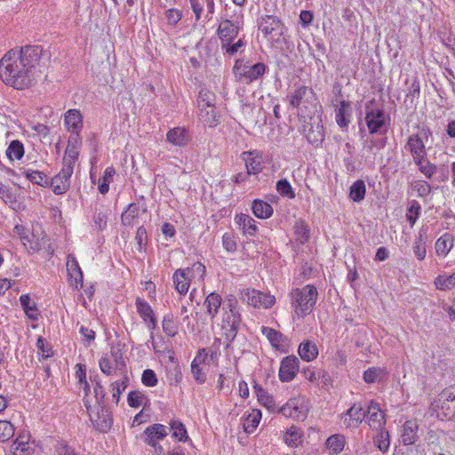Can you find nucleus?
Here are the masks:
<instances>
[{
  "label": "nucleus",
  "mask_w": 455,
  "mask_h": 455,
  "mask_svg": "<svg viewBox=\"0 0 455 455\" xmlns=\"http://www.w3.org/2000/svg\"><path fill=\"white\" fill-rule=\"evenodd\" d=\"M325 445L331 455H337L344 449L345 436L339 434L332 435L326 440Z\"/></svg>",
  "instance_id": "nucleus-33"
},
{
  "label": "nucleus",
  "mask_w": 455,
  "mask_h": 455,
  "mask_svg": "<svg viewBox=\"0 0 455 455\" xmlns=\"http://www.w3.org/2000/svg\"><path fill=\"white\" fill-rule=\"evenodd\" d=\"M435 284L439 290H450L455 287V273L451 275H439L435 278Z\"/></svg>",
  "instance_id": "nucleus-54"
},
{
  "label": "nucleus",
  "mask_w": 455,
  "mask_h": 455,
  "mask_svg": "<svg viewBox=\"0 0 455 455\" xmlns=\"http://www.w3.org/2000/svg\"><path fill=\"white\" fill-rule=\"evenodd\" d=\"M453 246V237L445 233L435 242V251L439 256L445 257Z\"/></svg>",
  "instance_id": "nucleus-35"
},
{
  "label": "nucleus",
  "mask_w": 455,
  "mask_h": 455,
  "mask_svg": "<svg viewBox=\"0 0 455 455\" xmlns=\"http://www.w3.org/2000/svg\"><path fill=\"white\" fill-rule=\"evenodd\" d=\"M258 27L264 36L270 39L281 36L284 28L283 22L274 15L261 16L258 20Z\"/></svg>",
  "instance_id": "nucleus-10"
},
{
  "label": "nucleus",
  "mask_w": 455,
  "mask_h": 455,
  "mask_svg": "<svg viewBox=\"0 0 455 455\" xmlns=\"http://www.w3.org/2000/svg\"><path fill=\"white\" fill-rule=\"evenodd\" d=\"M199 120L209 127H215L220 123V116L216 111V107L200 108Z\"/></svg>",
  "instance_id": "nucleus-25"
},
{
  "label": "nucleus",
  "mask_w": 455,
  "mask_h": 455,
  "mask_svg": "<svg viewBox=\"0 0 455 455\" xmlns=\"http://www.w3.org/2000/svg\"><path fill=\"white\" fill-rule=\"evenodd\" d=\"M286 100L293 108H300L301 111H311L316 108L317 99L312 88L306 85H299L291 92Z\"/></svg>",
  "instance_id": "nucleus-3"
},
{
  "label": "nucleus",
  "mask_w": 455,
  "mask_h": 455,
  "mask_svg": "<svg viewBox=\"0 0 455 455\" xmlns=\"http://www.w3.org/2000/svg\"><path fill=\"white\" fill-rule=\"evenodd\" d=\"M54 455H79L66 441H59L54 446Z\"/></svg>",
  "instance_id": "nucleus-60"
},
{
  "label": "nucleus",
  "mask_w": 455,
  "mask_h": 455,
  "mask_svg": "<svg viewBox=\"0 0 455 455\" xmlns=\"http://www.w3.org/2000/svg\"><path fill=\"white\" fill-rule=\"evenodd\" d=\"M24 176L32 183L41 187H48L49 181L46 175L39 171L26 169L23 172Z\"/></svg>",
  "instance_id": "nucleus-42"
},
{
  "label": "nucleus",
  "mask_w": 455,
  "mask_h": 455,
  "mask_svg": "<svg viewBox=\"0 0 455 455\" xmlns=\"http://www.w3.org/2000/svg\"><path fill=\"white\" fill-rule=\"evenodd\" d=\"M190 7L195 15V20L199 21L204 13V4L206 6V12L204 18L211 20L215 13V2L214 0H188Z\"/></svg>",
  "instance_id": "nucleus-17"
},
{
  "label": "nucleus",
  "mask_w": 455,
  "mask_h": 455,
  "mask_svg": "<svg viewBox=\"0 0 455 455\" xmlns=\"http://www.w3.org/2000/svg\"><path fill=\"white\" fill-rule=\"evenodd\" d=\"M64 124L70 134L80 135L83 128V116L78 109H69L65 113Z\"/></svg>",
  "instance_id": "nucleus-20"
},
{
  "label": "nucleus",
  "mask_w": 455,
  "mask_h": 455,
  "mask_svg": "<svg viewBox=\"0 0 455 455\" xmlns=\"http://www.w3.org/2000/svg\"><path fill=\"white\" fill-rule=\"evenodd\" d=\"M366 188L363 180H357L352 184L349 191V197L354 202H361L364 199Z\"/></svg>",
  "instance_id": "nucleus-45"
},
{
  "label": "nucleus",
  "mask_w": 455,
  "mask_h": 455,
  "mask_svg": "<svg viewBox=\"0 0 455 455\" xmlns=\"http://www.w3.org/2000/svg\"><path fill=\"white\" fill-rule=\"evenodd\" d=\"M294 229L297 241H299L302 244L308 241L309 228L308 226L305 223V221L299 220L296 222Z\"/></svg>",
  "instance_id": "nucleus-51"
},
{
  "label": "nucleus",
  "mask_w": 455,
  "mask_h": 455,
  "mask_svg": "<svg viewBox=\"0 0 455 455\" xmlns=\"http://www.w3.org/2000/svg\"><path fill=\"white\" fill-rule=\"evenodd\" d=\"M387 375L384 368L371 367L363 372V379L366 383L371 384L380 381Z\"/></svg>",
  "instance_id": "nucleus-41"
},
{
  "label": "nucleus",
  "mask_w": 455,
  "mask_h": 455,
  "mask_svg": "<svg viewBox=\"0 0 455 455\" xmlns=\"http://www.w3.org/2000/svg\"><path fill=\"white\" fill-rule=\"evenodd\" d=\"M221 304L222 298L216 292H212L206 297L204 305L206 307V314L212 320L218 315Z\"/></svg>",
  "instance_id": "nucleus-26"
},
{
  "label": "nucleus",
  "mask_w": 455,
  "mask_h": 455,
  "mask_svg": "<svg viewBox=\"0 0 455 455\" xmlns=\"http://www.w3.org/2000/svg\"><path fill=\"white\" fill-rule=\"evenodd\" d=\"M140 207L136 204H130L123 212L121 220L124 226H132L138 219Z\"/></svg>",
  "instance_id": "nucleus-44"
},
{
  "label": "nucleus",
  "mask_w": 455,
  "mask_h": 455,
  "mask_svg": "<svg viewBox=\"0 0 455 455\" xmlns=\"http://www.w3.org/2000/svg\"><path fill=\"white\" fill-rule=\"evenodd\" d=\"M116 173V171L113 167H108L105 172L103 177L100 180L99 184V191L101 194H106L109 190V183L113 180V177Z\"/></svg>",
  "instance_id": "nucleus-52"
},
{
  "label": "nucleus",
  "mask_w": 455,
  "mask_h": 455,
  "mask_svg": "<svg viewBox=\"0 0 455 455\" xmlns=\"http://www.w3.org/2000/svg\"><path fill=\"white\" fill-rule=\"evenodd\" d=\"M182 269L185 270V273L188 279H190L191 283H203L206 273V268L204 264L201 262H195L191 267Z\"/></svg>",
  "instance_id": "nucleus-27"
},
{
  "label": "nucleus",
  "mask_w": 455,
  "mask_h": 455,
  "mask_svg": "<svg viewBox=\"0 0 455 455\" xmlns=\"http://www.w3.org/2000/svg\"><path fill=\"white\" fill-rule=\"evenodd\" d=\"M96 416L97 419H95L94 416L90 413V419L93 426L100 432H107L109 430L112 426V419L108 410L102 409L101 414L98 412Z\"/></svg>",
  "instance_id": "nucleus-29"
},
{
  "label": "nucleus",
  "mask_w": 455,
  "mask_h": 455,
  "mask_svg": "<svg viewBox=\"0 0 455 455\" xmlns=\"http://www.w3.org/2000/svg\"><path fill=\"white\" fill-rule=\"evenodd\" d=\"M299 361L295 355H288L282 359L279 368V379L282 382L291 381L299 372Z\"/></svg>",
  "instance_id": "nucleus-13"
},
{
  "label": "nucleus",
  "mask_w": 455,
  "mask_h": 455,
  "mask_svg": "<svg viewBox=\"0 0 455 455\" xmlns=\"http://www.w3.org/2000/svg\"><path fill=\"white\" fill-rule=\"evenodd\" d=\"M241 25L242 22L239 20L232 22L229 20H225L221 21L217 30V34L220 40V45L227 42L234 41L238 36Z\"/></svg>",
  "instance_id": "nucleus-15"
},
{
  "label": "nucleus",
  "mask_w": 455,
  "mask_h": 455,
  "mask_svg": "<svg viewBox=\"0 0 455 455\" xmlns=\"http://www.w3.org/2000/svg\"><path fill=\"white\" fill-rule=\"evenodd\" d=\"M261 419V411L258 409H252L243 419V427L246 433L251 434L255 431Z\"/></svg>",
  "instance_id": "nucleus-32"
},
{
  "label": "nucleus",
  "mask_w": 455,
  "mask_h": 455,
  "mask_svg": "<svg viewBox=\"0 0 455 455\" xmlns=\"http://www.w3.org/2000/svg\"><path fill=\"white\" fill-rule=\"evenodd\" d=\"M166 140L169 143L182 147L188 140L187 131L182 127H175L171 129L166 134Z\"/></svg>",
  "instance_id": "nucleus-28"
},
{
  "label": "nucleus",
  "mask_w": 455,
  "mask_h": 455,
  "mask_svg": "<svg viewBox=\"0 0 455 455\" xmlns=\"http://www.w3.org/2000/svg\"><path fill=\"white\" fill-rule=\"evenodd\" d=\"M302 436L303 431L295 426H291L286 430L283 440L288 446L298 447L301 443Z\"/></svg>",
  "instance_id": "nucleus-34"
},
{
  "label": "nucleus",
  "mask_w": 455,
  "mask_h": 455,
  "mask_svg": "<svg viewBox=\"0 0 455 455\" xmlns=\"http://www.w3.org/2000/svg\"><path fill=\"white\" fill-rule=\"evenodd\" d=\"M223 310L221 328L224 331L226 347H228L237 335L241 316L231 306H229V310H227L226 307H223Z\"/></svg>",
  "instance_id": "nucleus-6"
},
{
  "label": "nucleus",
  "mask_w": 455,
  "mask_h": 455,
  "mask_svg": "<svg viewBox=\"0 0 455 455\" xmlns=\"http://www.w3.org/2000/svg\"><path fill=\"white\" fill-rule=\"evenodd\" d=\"M136 307L138 313L145 321L149 320L151 323H153V324H155L156 321L153 316V310L148 302H146L144 299H137Z\"/></svg>",
  "instance_id": "nucleus-47"
},
{
  "label": "nucleus",
  "mask_w": 455,
  "mask_h": 455,
  "mask_svg": "<svg viewBox=\"0 0 455 455\" xmlns=\"http://www.w3.org/2000/svg\"><path fill=\"white\" fill-rule=\"evenodd\" d=\"M365 417V408L360 403H355L342 414L341 422L347 428H356Z\"/></svg>",
  "instance_id": "nucleus-12"
},
{
  "label": "nucleus",
  "mask_w": 455,
  "mask_h": 455,
  "mask_svg": "<svg viewBox=\"0 0 455 455\" xmlns=\"http://www.w3.org/2000/svg\"><path fill=\"white\" fill-rule=\"evenodd\" d=\"M252 212L259 219H267L273 213L272 206L261 200H255L252 204Z\"/></svg>",
  "instance_id": "nucleus-40"
},
{
  "label": "nucleus",
  "mask_w": 455,
  "mask_h": 455,
  "mask_svg": "<svg viewBox=\"0 0 455 455\" xmlns=\"http://www.w3.org/2000/svg\"><path fill=\"white\" fill-rule=\"evenodd\" d=\"M304 377L312 383L320 384V379L326 380L327 372L323 370H315V368H307L303 371ZM325 383V381H323Z\"/></svg>",
  "instance_id": "nucleus-50"
},
{
  "label": "nucleus",
  "mask_w": 455,
  "mask_h": 455,
  "mask_svg": "<svg viewBox=\"0 0 455 455\" xmlns=\"http://www.w3.org/2000/svg\"><path fill=\"white\" fill-rule=\"evenodd\" d=\"M421 206L419 202L412 200L407 209L406 219L413 226L420 215Z\"/></svg>",
  "instance_id": "nucleus-55"
},
{
  "label": "nucleus",
  "mask_w": 455,
  "mask_h": 455,
  "mask_svg": "<svg viewBox=\"0 0 455 455\" xmlns=\"http://www.w3.org/2000/svg\"><path fill=\"white\" fill-rule=\"evenodd\" d=\"M14 435L12 424L7 420H0V442H6Z\"/></svg>",
  "instance_id": "nucleus-61"
},
{
  "label": "nucleus",
  "mask_w": 455,
  "mask_h": 455,
  "mask_svg": "<svg viewBox=\"0 0 455 455\" xmlns=\"http://www.w3.org/2000/svg\"><path fill=\"white\" fill-rule=\"evenodd\" d=\"M414 163L419 167V170L428 179H430L436 172L435 165L429 163L426 158Z\"/></svg>",
  "instance_id": "nucleus-62"
},
{
  "label": "nucleus",
  "mask_w": 455,
  "mask_h": 455,
  "mask_svg": "<svg viewBox=\"0 0 455 455\" xmlns=\"http://www.w3.org/2000/svg\"><path fill=\"white\" fill-rule=\"evenodd\" d=\"M215 101L216 96L214 92L205 88L200 90L197 98L198 108L215 107Z\"/></svg>",
  "instance_id": "nucleus-46"
},
{
  "label": "nucleus",
  "mask_w": 455,
  "mask_h": 455,
  "mask_svg": "<svg viewBox=\"0 0 455 455\" xmlns=\"http://www.w3.org/2000/svg\"><path fill=\"white\" fill-rule=\"evenodd\" d=\"M76 378L77 379L78 385H79L78 388L80 391L81 390L84 391V406L86 407L87 411H89L91 408V401L89 399L90 387L85 379V377H86L85 366L78 363V364H76Z\"/></svg>",
  "instance_id": "nucleus-22"
},
{
  "label": "nucleus",
  "mask_w": 455,
  "mask_h": 455,
  "mask_svg": "<svg viewBox=\"0 0 455 455\" xmlns=\"http://www.w3.org/2000/svg\"><path fill=\"white\" fill-rule=\"evenodd\" d=\"M163 331L170 337H174L178 333V324L172 313L166 314L163 319Z\"/></svg>",
  "instance_id": "nucleus-48"
},
{
  "label": "nucleus",
  "mask_w": 455,
  "mask_h": 455,
  "mask_svg": "<svg viewBox=\"0 0 455 455\" xmlns=\"http://www.w3.org/2000/svg\"><path fill=\"white\" fill-rule=\"evenodd\" d=\"M366 416L368 417V423L371 427L381 428L385 425V416L380 410L379 404L371 401L365 409Z\"/></svg>",
  "instance_id": "nucleus-21"
},
{
  "label": "nucleus",
  "mask_w": 455,
  "mask_h": 455,
  "mask_svg": "<svg viewBox=\"0 0 455 455\" xmlns=\"http://www.w3.org/2000/svg\"><path fill=\"white\" fill-rule=\"evenodd\" d=\"M433 405L438 418L441 416L448 419L455 418V391L443 390Z\"/></svg>",
  "instance_id": "nucleus-8"
},
{
  "label": "nucleus",
  "mask_w": 455,
  "mask_h": 455,
  "mask_svg": "<svg viewBox=\"0 0 455 455\" xmlns=\"http://www.w3.org/2000/svg\"><path fill=\"white\" fill-rule=\"evenodd\" d=\"M30 444L26 436H19L11 446V451L13 455H29Z\"/></svg>",
  "instance_id": "nucleus-39"
},
{
  "label": "nucleus",
  "mask_w": 455,
  "mask_h": 455,
  "mask_svg": "<svg viewBox=\"0 0 455 455\" xmlns=\"http://www.w3.org/2000/svg\"><path fill=\"white\" fill-rule=\"evenodd\" d=\"M289 297L294 314L299 318H304L313 310L318 298V291L314 285L307 284L301 288L291 289Z\"/></svg>",
  "instance_id": "nucleus-2"
},
{
  "label": "nucleus",
  "mask_w": 455,
  "mask_h": 455,
  "mask_svg": "<svg viewBox=\"0 0 455 455\" xmlns=\"http://www.w3.org/2000/svg\"><path fill=\"white\" fill-rule=\"evenodd\" d=\"M233 71L235 77L239 80L246 78L250 82H252L264 75L266 65L259 62L250 66L244 64L243 60H237L234 65Z\"/></svg>",
  "instance_id": "nucleus-9"
},
{
  "label": "nucleus",
  "mask_w": 455,
  "mask_h": 455,
  "mask_svg": "<svg viewBox=\"0 0 455 455\" xmlns=\"http://www.w3.org/2000/svg\"><path fill=\"white\" fill-rule=\"evenodd\" d=\"M183 13L181 10L176 8H170L165 12V18L169 25H176L181 19Z\"/></svg>",
  "instance_id": "nucleus-64"
},
{
  "label": "nucleus",
  "mask_w": 455,
  "mask_h": 455,
  "mask_svg": "<svg viewBox=\"0 0 455 455\" xmlns=\"http://www.w3.org/2000/svg\"><path fill=\"white\" fill-rule=\"evenodd\" d=\"M24 153V146L18 140H12L6 149V156L11 161H13L14 159L20 160L23 157Z\"/></svg>",
  "instance_id": "nucleus-43"
},
{
  "label": "nucleus",
  "mask_w": 455,
  "mask_h": 455,
  "mask_svg": "<svg viewBox=\"0 0 455 455\" xmlns=\"http://www.w3.org/2000/svg\"><path fill=\"white\" fill-rule=\"evenodd\" d=\"M298 352L302 360L310 362L318 355V348L315 343L306 340L299 346Z\"/></svg>",
  "instance_id": "nucleus-31"
},
{
  "label": "nucleus",
  "mask_w": 455,
  "mask_h": 455,
  "mask_svg": "<svg viewBox=\"0 0 455 455\" xmlns=\"http://www.w3.org/2000/svg\"><path fill=\"white\" fill-rule=\"evenodd\" d=\"M276 190L282 196L289 199L295 198V192L290 182L285 179L280 180L276 182Z\"/></svg>",
  "instance_id": "nucleus-56"
},
{
  "label": "nucleus",
  "mask_w": 455,
  "mask_h": 455,
  "mask_svg": "<svg viewBox=\"0 0 455 455\" xmlns=\"http://www.w3.org/2000/svg\"><path fill=\"white\" fill-rule=\"evenodd\" d=\"M42 52L37 45H27L7 52L0 60L2 81L17 90L29 87L40 71L38 66Z\"/></svg>",
  "instance_id": "nucleus-1"
},
{
  "label": "nucleus",
  "mask_w": 455,
  "mask_h": 455,
  "mask_svg": "<svg viewBox=\"0 0 455 455\" xmlns=\"http://www.w3.org/2000/svg\"><path fill=\"white\" fill-rule=\"evenodd\" d=\"M411 190L420 197L427 196L431 191L430 185L424 180H416L411 184Z\"/></svg>",
  "instance_id": "nucleus-63"
},
{
  "label": "nucleus",
  "mask_w": 455,
  "mask_h": 455,
  "mask_svg": "<svg viewBox=\"0 0 455 455\" xmlns=\"http://www.w3.org/2000/svg\"><path fill=\"white\" fill-rule=\"evenodd\" d=\"M235 222L246 235L253 236L258 231L256 221L249 215L241 213L235 218Z\"/></svg>",
  "instance_id": "nucleus-23"
},
{
  "label": "nucleus",
  "mask_w": 455,
  "mask_h": 455,
  "mask_svg": "<svg viewBox=\"0 0 455 455\" xmlns=\"http://www.w3.org/2000/svg\"><path fill=\"white\" fill-rule=\"evenodd\" d=\"M82 145V139L80 135L70 134L68 146L65 150L63 157V164L71 165L74 168L75 163L79 156V148Z\"/></svg>",
  "instance_id": "nucleus-16"
},
{
  "label": "nucleus",
  "mask_w": 455,
  "mask_h": 455,
  "mask_svg": "<svg viewBox=\"0 0 455 455\" xmlns=\"http://www.w3.org/2000/svg\"><path fill=\"white\" fill-rule=\"evenodd\" d=\"M261 332L266 336L273 347H278L280 346L282 335L277 331L270 327L263 326L261 328Z\"/></svg>",
  "instance_id": "nucleus-59"
},
{
  "label": "nucleus",
  "mask_w": 455,
  "mask_h": 455,
  "mask_svg": "<svg viewBox=\"0 0 455 455\" xmlns=\"http://www.w3.org/2000/svg\"><path fill=\"white\" fill-rule=\"evenodd\" d=\"M245 156V166L247 170V175H256L259 173L262 170L261 163L254 156L253 152H243V154Z\"/></svg>",
  "instance_id": "nucleus-38"
},
{
  "label": "nucleus",
  "mask_w": 455,
  "mask_h": 455,
  "mask_svg": "<svg viewBox=\"0 0 455 455\" xmlns=\"http://www.w3.org/2000/svg\"><path fill=\"white\" fill-rule=\"evenodd\" d=\"M220 46L224 53L228 54L229 56H234L245 46V42L243 39L240 38L235 43H234V41H229Z\"/></svg>",
  "instance_id": "nucleus-53"
},
{
  "label": "nucleus",
  "mask_w": 455,
  "mask_h": 455,
  "mask_svg": "<svg viewBox=\"0 0 455 455\" xmlns=\"http://www.w3.org/2000/svg\"><path fill=\"white\" fill-rule=\"evenodd\" d=\"M172 282L176 291L180 295H186L190 286V279H188L185 270L182 268L177 269L172 275Z\"/></svg>",
  "instance_id": "nucleus-24"
},
{
  "label": "nucleus",
  "mask_w": 455,
  "mask_h": 455,
  "mask_svg": "<svg viewBox=\"0 0 455 455\" xmlns=\"http://www.w3.org/2000/svg\"><path fill=\"white\" fill-rule=\"evenodd\" d=\"M168 435V427L155 423L146 427L141 435L144 443L153 448L154 452L157 455H164V450L159 443Z\"/></svg>",
  "instance_id": "nucleus-4"
},
{
  "label": "nucleus",
  "mask_w": 455,
  "mask_h": 455,
  "mask_svg": "<svg viewBox=\"0 0 455 455\" xmlns=\"http://www.w3.org/2000/svg\"><path fill=\"white\" fill-rule=\"evenodd\" d=\"M241 299L248 305L259 308H269L275 302V296L249 288L241 291Z\"/></svg>",
  "instance_id": "nucleus-7"
},
{
  "label": "nucleus",
  "mask_w": 455,
  "mask_h": 455,
  "mask_svg": "<svg viewBox=\"0 0 455 455\" xmlns=\"http://www.w3.org/2000/svg\"><path fill=\"white\" fill-rule=\"evenodd\" d=\"M73 171L74 168L71 165L63 164L61 171L49 182L55 195H62L69 188Z\"/></svg>",
  "instance_id": "nucleus-11"
},
{
  "label": "nucleus",
  "mask_w": 455,
  "mask_h": 455,
  "mask_svg": "<svg viewBox=\"0 0 455 455\" xmlns=\"http://www.w3.org/2000/svg\"><path fill=\"white\" fill-rule=\"evenodd\" d=\"M419 131V133L410 135L404 146L405 149L411 153L414 162H419L420 159L426 158L427 150L423 140H427L432 134L430 129L426 125H423Z\"/></svg>",
  "instance_id": "nucleus-5"
},
{
  "label": "nucleus",
  "mask_w": 455,
  "mask_h": 455,
  "mask_svg": "<svg viewBox=\"0 0 455 455\" xmlns=\"http://www.w3.org/2000/svg\"><path fill=\"white\" fill-rule=\"evenodd\" d=\"M412 249L414 255L419 260H423L425 259L427 254L426 239L423 237L422 234H419V235L415 239Z\"/></svg>",
  "instance_id": "nucleus-57"
},
{
  "label": "nucleus",
  "mask_w": 455,
  "mask_h": 455,
  "mask_svg": "<svg viewBox=\"0 0 455 455\" xmlns=\"http://www.w3.org/2000/svg\"><path fill=\"white\" fill-rule=\"evenodd\" d=\"M257 397L259 403L266 407L267 410H273L275 408V402L272 397L265 389L259 387L257 389Z\"/></svg>",
  "instance_id": "nucleus-58"
},
{
  "label": "nucleus",
  "mask_w": 455,
  "mask_h": 455,
  "mask_svg": "<svg viewBox=\"0 0 455 455\" xmlns=\"http://www.w3.org/2000/svg\"><path fill=\"white\" fill-rule=\"evenodd\" d=\"M351 116V104L349 101L341 100L339 108L336 109V122L339 127H347Z\"/></svg>",
  "instance_id": "nucleus-30"
},
{
  "label": "nucleus",
  "mask_w": 455,
  "mask_h": 455,
  "mask_svg": "<svg viewBox=\"0 0 455 455\" xmlns=\"http://www.w3.org/2000/svg\"><path fill=\"white\" fill-rule=\"evenodd\" d=\"M67 271L69 276L70 285L76 289L83 286V272L73 254H68L67 257Z\"/></svg>",
  "instance_id": "nucleus-18"
},
{
  "label": "nucleus",
  "mask_w": 455,
  "mask_h": 455,
  "mask_svg": "<svg viewBox=\"0 0 455 455\" xmlns=\"http://www.w3.org/2000/svg\"><path fill=\"white\" fill-rule=\"evenodd\" d=\"M366 124L371 133L381 132L382 128L386 125V116L382 109L371 108L366 106Z\"/></svg>",
  "instance_id": "nucleus-14"
},
{
  "label": "nucleus",
  "mask_w": 455,
  "mask_h": 455,
  "mask_svg": "<svg viewBox=\"0 0 455 455\" xmlns=\"http://www.w3.org/2000/svg\"><path fill=\"white\" fill-rule=\"evenodd\" d=\"M169 431L172 432V437L177 439L179 442H185L188 438L187 429L184 424L180 420H171L170 427H168V432Z\"/></svg>",
  "instance_id": "nucleus-37"
},
{
  "label": "nucleus",
  "mask_w": 455,
  "mask_h": 455,
  "mask_svg": "<svg viewBox=\"0 0 455 455\" xmlns=\"http://www.w3.org/2000/svg\"><path fill=\"white\" fill-rule=\"evenodd\" d=\"M20 302L27 316L31 320H36L38 317V310L36 302L30 299L29 295H21L20 297Z\"/></svg>",
  "instance_id": "nucleus-36"
},
{
  "label": "nucleus",
  "mask_w": 455,
  "mask_h": 455,
  "mask_svg": "<svg viewBox=\"0 0 455 455\" xmlns=\"http://www.w3.org/2000/svg\"><path fill=\"white\" fill-rule=\"evenodd\" d=\"M374 444L380 451L386 452L390 445L388 431L380 428V431L374 437Z\"/></svg>",
  "instance_id": "nucleus-49"
},
{
  "label": "nucleus",
  "mask_w": 455,
  "mask_h": 455,
  "mask_svg": "<svg viewBox=\"0 0 455 455\" xmlns=\"http://www.w3.org/2000/svg\"><path fill=\"white\" fill-rule=\"evenodd\" d=\"M419 424L417 420L411 419L403 423L401 428L400 438L403 445H412L419 439Z\"/></svg>",
  "instance_id": "nucleus-19"
}]
</instances>
